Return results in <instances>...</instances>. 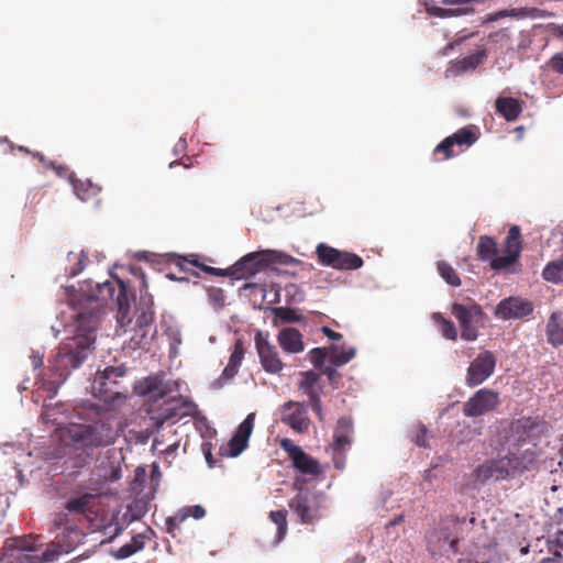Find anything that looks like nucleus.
Here are the masks:
<instances>
[{
  "instance_id": "31",
  "label": "nucleus",
  "mask_w": 563,
  "mask_h": 563,
  "mask_svg": "<svg viewBox=\"0 0 563 563\" xmlns=\"http://www.w3.org/2000/svg\"><path fill=\"white\" fill-rule=\"evenodd\" d=\"M476 252L479 260L489 261V263L493 262L494 258L499 257L497 242L488 235L479 236Z\"/></svg>"
},
{
  "instance_id": "38",
  "label": "nucleus",
  "mask_w": 563,
  "mask_h": 563,
  "mask_svg": "<svg viewBox=\"0 0 563 563\" xmlns=\"http://www.w3.org/2000/svg\"><path fill=\"white\" fill-rule=\"evenodd\" d=\"M71 183L76 196L82 201L89 200L91 197L98 195L100 190L97 186H93L89 181H75L71 179Z\"/></svg>"
},
{
  "instance_id": "9",
  "label": "nucleus",
  "mask_w": 563,
  "mask_h": 563,
  "mask_svg": "<svg viewBox=\"0 0 563 563\" xmlns=\"http://www.w3.org/2000/svg\"><path fill=\"white\" fill-rule=\"evenodd\" d=\"M290 509L302 523L312 525L321 518L323 497L312 490H300L290 501Z\"/></svg>"
},
{
  "instance_id": "25",
  "label": "nucleus",
  "mask_w": 563,
  "mask_h": 563,
  "mask_svg": "<svg viewBox=\"0 0 563 563\" xmlns=\"http://www.w3.org/2000/svg\"><path fill=\"white\" fill-rule=\"evenodd\" d=\"M244 353H245V350H244L243 342L241 339H238L234 342L233 350H232V353L229 358V363L224 367L222 374L220 375V377L217 380L219 386H223L239 373V368L244 358Z\"/></svg>"
},
{
  "instance_id": "6",
  "label": "nucleus",
  "mask_w": 563,
  "mask_h": 563,
  "mask_svg": "<svg viewBox=\"0 0 563 563\" xmlns=\"http://www.w3.org/2000/svg\"><path fill=\"white\" fill-rule=\"evenodd\" d=\"M125 374L126 367L123 365L108 366L97 372L91 383L92 395L106 404L120 399L126 393L123 385Z\"/></svg>"
},
{
  "instance_id": "61",
  "label": "nucleus",
  "mask_w": 563,
  "mask_h": 563,
  "mask_svg": "<svg viewBox=\"0 0 563 563\" xmlns=\"http://www.w3.org/2000/svg\"><path fill=\"white\" fill-rule=\"evenodd\" d=\"M322 332L328 339L332 341H340L342 339L341 333L330 329L329 327H322Z\"/></svg>"
},
{
  "instance_id": "29",
  "label": "nucleus",
  "mask_w": 563,
  "mask_h": 563,
  "mask_svg": "<svg viewBox=\"0 0 563 563\" xmlns=\"http://www.w3.org/2000/svg\"><path fill=\"white\" fill-rule=\"evenodd\" d=\"M548 342L553 346L563 345V312L554 311L550 314L545 325Z\"/></svg>"
},
{
  "instance_id": "27",
  "label": "nucleus",
  "mask_w": 563,
  "mask_h": 563,
  "mask_svg": "<svg viewBox=\"0 0 563 563\" xmlns=\"http://www.w3.org/2000/svg\"><path fill=\"white\" fill-rule=\"evenodd\" d=\"M495 109L506 121L512 122L521 114L523 101L512 97H498L495 100Z\"/></svg>"
},
{
  "instance_id": "46",
  "label": "nucleus",
  "mask_w": 563,
  "mask_h": 563,
  "mask_svg": "<svg viewBox=\"0 0 563 563\" xmlns=\"http://www.w3.org/2000/svg\"><path fill=\"white\" fill-rule=\"evenodd\" d=\"M53 373L54 379H43L37 383L38 388L47 391L51 398L57 394L58 387L64 383L56 372Z\"/></svg>"
},
{
  "instance_id": "63",
  "label": "nucleus",
  "mask_w": 563,
  "mask_h": 563,
  "mask_svg": "<svg viewBox=\"0 0 563 563\" xmlns=\"http://www.w3.org/2000/svg\"><path fill=\"white\" fill-rule=\"evenodd\" d=\"M32 364H33L34 368H37V367L42 366L43 357L42 356H33Z\"/></svg>"
},
{
  "instance_id": "16",
  "label": "nucleus",
  "mask_w": 563,
  "mask_h": 563,
  "mask_svg": "<svg viewBox=\"0 0 563 563\" xmlns=\"http://www.w3.org/2000/svg\"><path fill=\"white\" fill-rule=\"evenodd\" d=\"M280 448L288 454L292 465L303 475L318 476L321 467L317 460L307 454L299 445L290 439H283Z\"/></svg>"
},
{
  "instance_id": "5",
  "label": "nucleus",
  "mask_w": 563,
  "mask_h": 563,
  "mask_svg": "<svg viewBox=\"0 0 563 563\" xmlns=\"http://www.w3.org/2000/svg\"><path fill=\"white\" fill-rule=\"evenodd\" d=\"M88 299L98 302V306L114 301L118 307L117 320L120 325L130 322V300L128 296V286L124 280L115 279V283L107 280L97 283L88 292Z\"/></svg>"
},
{
  "instance_id": "2",
  "label": "nucleus",
  "mask_w": 563,
  "mask_h": 563,
  "mask_svg": "<svg viewBox=\"0 0 563 563\" xmlns=\"http://www.w3.org/2000/svg\"><path fill=\"white\" fill-rule=\"evenodd\" d=\"M100 317L98 309L80 311L74 322V335L66 338L49 361L51 368L65 382L73 369L81 366L95 349Z\"/></svg>"
},
{
  "instance_id": "26",
  "label": "nucleus",
  "mask_w": 563,
  "mask_h": 563,
  "mask_svg": "<svg viewBox=\"0 0 563 563\" xmlns=\"http://www.w3.org/2000/svg\"><path fill=\"white\" fill-rule=\"evenodd\" d=\"M277 341L284 352L297 354L305 350L302 334L296 328H284L278 332Z\"/></svg>"
},
{
  "instance_id": "12",
  "label": "nucleus",
  "mask_w": 563,
  "mask_h": 563,
  "mask_svg": "<svg viewBox=\"0 0 563 563\" xmlns=\"http://www.w3.org/2000/svg\"><path fill=\"white\" fill-rule=\"evenodd\" d=\"M500 404L499 394L489 388L477 390L464 405L463 415L475 418L494 411Z\"/></svg>"
},
{
  "instance_id": "15",
  "label": "nucleus",
  "mask_w": 563,
  "mask_h": 563,
  "mask_svg": "<svg viewBox=\"0 0 563 563\" xmlns=\"http://www.w3.org/2000/svg\"><path fill=\"white\" fill-rule=\"evenodd\" d=\"M188 402L181 398L172 397L159 405H153L148 409L151 420L157 428L169 420H177L187 415L185 410Z\"/></svg>"
},
{
  "instance_id": "3",
  "label": "nucleus",
  "mask_w": 563,
  "mask_h": 563,
  "mask_svg": "<svg viewBox=\"0 0 563 563\" xmlns=\"http://www.w3.org/2000/svg\"><path fill=\"white\" fill-rule=\"evenodd\" d=\"M538 457L539 451L533 444L520 453L509 452L505 456L486 460L474 470L472 476L476 484L515 478L534 470Z\"/></svg>"
},
{
  "instance_id": "7",
  "label": "nucleus",
  "mask_w": 563,
  "mask_h": 563,
  "mask_svg": "<svg viewBox=\"0 0 563 563\" xmlns=\"http://www.w3.org/2000/svg\"><path fill=\"white\" fill-rule=\"evenodd\" d=\"M316 256L320 265L336 271H356L364 264L363 258L357 254L338 250L325 243H319L316 246Z\"/></svg>"
},
{
  "instance_id": "54",
  "label": "nucleus",
  "mask_w": 563,
  "mask_h": 563,
  "mask_svg": "<svg viewBox=\"0 0 563 563\" xmlns=\"http://www.w3.org/2000/svg\"><path fill=\"white\" fill-rule=\"evenodd\" d=\"M59 545L52 543L47 547V549L42 553L43 560L45 562L53 561L57 555L62 553Z\"/></svg>"
},
{
  "instance_id": "34",
  "label": "nucleus",
  "mask_w": 563,
  "mask_h": 563,
  "mask_svg": "<svg viewBox=\"0 0 563 563\" xmlns=\"http://www.w3.org/2000/svg\"><path fill=\"white\" fill-rule=\"evenodd\" d=\"M485 57L486 52L484 49L477 51L474 54H471L462 59L456 60L454 64V68L457 73L473 70L483 63Z\"/></svg>"
},
{
  "instance_id": "44",
  "label": "nucleus",
  "mask_w": 563,
  "mask_h": 563,
  "mask_svg": "<svg viewBox=\"0 0 563 563\" xmlns=\"http://www.w3.org/2000/svg\"><path fill=\"white\" fill-rule=\"evenodd\" d=\"M433 155H442L438 161H446L455 156L452 142L448 136L435 146Z\"/></svg>"
},
{
  "instance_id": "30",
  "label": "nucleus",
  "mask_w": 563,
  "mask_h": 563,
  "mask_svg": "<svg viewBox=\"0 0 563 563\" xmlns=\"http://www.w3.org/2000/svg\"><path fill=\"white\" fill-rule=\"evenodd\" d=\"M548 13L543 10L537 8H515L509 10H500L498 12L492 13L487 16L486 21H497L501 18H543L547 16Z\"/></svg>"
},
{
  "instance_id": "58",
  "label": "nucleus",
  "mask_w": 563,
  "mask_h": 563,
  "mask_svg": "<svg viewBox=\"0 0 563 563\" xmlns=\"http://www.w3.org/2000/svg\"><path fill=\"white\" fill-rule=\"evenodd\" d=\"M548 30L553 36L563 40V24L550 23Z\"/></svg>"
},
{
  "instance_id": "52",
  "label": "nucleus",
  "mask_w": 563,
  "mask_h": 563,
  "mask_svg": "<svg viewBox=\"0 0 563 563\" xmlns=\"http://www.w3.org/2000/svg\"><path fill=\"white\" fill-rule=\"evenodd\" d=\"M209 299L218 307H222L225 301L224 291L221 288L212 287L208 291Z\"/></svg>"
},
{
  "instance_id": "10",
  "label": "nucleus",
  "mask_w": 563,
  "mask_h": 563,
  "mask_svg": "<svg viewBox=\"0 0 563 563\" xmlns=\"http://www.w3.org/2000/svg\"><path fill=\"white\" fill-rule=\"evenodd\" d=\"M544 423L537 418L521 417L509 426L506 441L510 446H520L542 432Z\"/></svg>"
},
{
  "instance_id": "36",
  "label": "nucleus",
  "mask_w": 563,
  "mask_h": 563,
  "mask_svg": "<svg viewBox=\"0 0 563 563\" xmlns=\"http://www.w3.org/2000/svg\"><path fill=\"white\" fill-rule=\"evenodd\" d=\"M432 320L439 327L441 334L446 340H450V341L457 340V330L451 320L444 318L440 312H434L432 314Z\"/></svg>"
},
{
  "instance_id": "22",
  "label": "nucleus",
  "mask_w": 563,
  "mask_h": 563,
  "mask_svg": "<svg viewBox=\"0 0 563 563\" xmlns=\"http://www.w3.org/2000/svg\"><path fill=\"white\" fill-rule=\"evenodd\" d=\"M255 421V413L251 412L246 416V418L240 423L236 432L229 441L227 446V455L231 457H235L240 455L246 448L249 439L252 434Z\"/></svg>"
},
{
  "instance_id": "47",
  "label": "nucleus",
  "mask_w": 563,
  "mask_h": 563,
  "mask_svg": "<svg viewBox=\"0 0 563 563\" xmlns=\"http://www.w3.org/2000/svg\"><path fill=\"white\" fill-rule=\"evenodd\" d=\"M308 357L314 367H321L323 365L324 361L328 357L330 358L329 349L314 347L308 353Z\"/></svg>"
},
{
  "instance_id": "1",
  "label": "nucleus",
  "mask_w": 563,
  "mask_h": 563,
  "mask_svg": "<svg viewBox=\"0 0 563 563\" xmlns=\"http://www.w3.org/2000/svg\"><path fill=\"white\" fill-rule=\"evenodd\" d=\"M119 435L115 419L99 410L85 422L66 423L54 432L59 445L77 456H90L92 451L114 444Z\"/></svg>"
},
{
  "instance_id": "55",
  "label": "nucleus",
  "mask_w": 563,
  "mask_h": 563,
  "mask_svg": "<svg viewBox=\"0 0 563 563\" xmlns=\"http://www.w3.org/2000/svg\"><path fill=\"white\" fill-rule=\"evenodd\" d=\"M184 509L186 510L188 518L192 517L195 519H201L206 515L205 508L200 505L189 506Z\"/></svg>"
},
{
  "instance_id": "40",
  "label": "nucleus",
  "mask_w": 563,
  "mask_h": 563,
  "mask_svg": "<svg viewBox=\"0 0 563 563\" xmlns=\"http://www.w3.org/2000/svg\"><path fill=\"white\" fill-rule=\"evenodd\" d=\"M438 272L440 276L451 286L459 287L461 285V279L456 273V271L446 262L439 261L438 262Z\"/></svg>"
},
{
  "instance_id": "60",
  "label": "nucleus",
  "mask_w": 563,
  "mask_h": 563,
  "mask_svg": "<svg viewBox=\"0 0 563 563\" xmlns=\"http://www.w3.org/2000/svg\"><path fill=\"white\" fill-rule=\"evenodd\" d=\"M130 542L133 544V547L136 549V551H140V550H142V549L144 548V545H145V537H144V534L139 533V534L134 536V537L131 539V541H130Z\"/></svg>"
},
{
  "instance_id": "37",
  "label": "nucleus",
  "mask_w": 563,
  "mask_h": 563,
  "mask_svg": "<svg viewBox=\"0 0 563 563\" xmlns=\"http://www.w3.org/2000/svg\"><path fill=\"white\" fill-rule=\"evenodd\" d=\"M542 276L547 282L553 284L563 283V258L548 263L543 268Z\"/></svg>"
},
{
  "instance_id": "24",
  "label": "nucleus",
  "mask_w": 563,
  "mask_h": 563,
  "mask_svg": "<svg viewBox=\"0 0 563 563\" xmlns=\"http://www.w3.org/2000/svg\"><path fill=\"white\" fill-rule=\"evenodd\" d=\"M135 389L139 395L147 397L155 402L163 399L168 393L166 385L159 376H148L144 378L139 383Z\"/></svg>"
},
{
  "instance_id": "19",
  "label": "nucleus",
  "mask_w": 563,
  "mask_h": 563,
  "mask_svg": "<svg viewBox=\"0 0 563 563\" xmlns=\"http://www.w3.org/2000/svg\"><path fill=\"white\" fill-rule=\"evenodd\" d=\"M254 340L261 365L264 371L271 374L279 373L283 369L284 364L278 355L276 346L269 343L267 334L258 331L256 332Z\"/></svg>"
},
{
  "instance_id": "51",
  "label": "nucleus",
  "mask_w": 563,
  "mask_h": 563,
  "mask_svg": "<svg viewBox=\"0 0 563 563\" xmlns=\"http://www.w3.org/2000/svg\"><path fill=\"white\" fill-rule=\"evenodd\" d=\"M548 66L554 73L563 75V53H555L549 59Z\"/></svg>"
},
{
  "instance_id": "56",
  "label": "nucleus",
  "mask_w": 563,
  "mask_h": 563,
  "mask_svg": "<svg viewBox=\"0 0 563 563\" xmlns=\"http://www.w3.org/2000/svg\"><path fill=\"white\" fill-rule=\"evenodd\" d=\"M136 551V549L133 547V544L131 542L122 545L115 553L117 558L119 559H125V558H129L131 556L132 554H134Z\"/></svg>"
},
{
  "instance_id": "41",
  "label": "nucleus",
  "mask_w": 563,
  "mask_h": 563,
  "mask_svg": "<svg viewBox=\"0 0 563 563\" xmlns=\"http://www.w3.org/2000/svg\"><path fill=\"white\" fill-rule=\"evenodd\" d=\"M269 519L277 526V539L282 540L287 532V510H273Z\"/></svg>"
},
{
  "instance_id": "62",
  "label": "nucleus",
  "mask_w": 563,
  "mask_h": 563,
  "mask_svg": "<svg viewBox=\"0 0 563 563\" xmlns=\"http://www.w3.org/2000/svg\"><path fill=\"white\" fill-rule=\"evenodd\" d=\"M52 169L55 170L56 174L60 177L68 174V167L66 165H58L55 163V168Z\"/></svg>"
},
{
  "instance_id": "11",
  "label": "nucleus",
  "mask_w": 563,
  "mask_h": 563,
  "mask_svg": "<svg viewBox=\"0 0 563 563\" xmlns=\"http://www.w3.org/2000/svg\"><path fill=\"white\" fill-rule=\"evenodd\" d=\"M497 358L493 352L485 350L477 354L471 362L465 383L468 387H475L484 383L488 377L494 374Z\"/></svg>"
},
{
  "instance_id": "64",
  "label": "nucleus",
  "mask_w": 563,
  "mask_h": 563,
  "mask_svg": "<svg viewBox=\"0 0 563 563\" xmlns=\"http://www.w3.org/2000/svg\"><path fill=\"white\" fill-rule=\"evenodd\" d=\"M404 521V516L399 515L396 518H394L391 521H389L388 526H396Z\"/></svg>"
},
{
  "instance_id": "21",
  "label": "nucleus",
  "mask_w": 563,
  "mask_h": 563,
  "mask_svg": "<svg viewBox=\"0 0 563 563\" xmlns=\"http://www.w3.org/2000/svg\"><path fill=\"white\" fill-rule=\"evenodd\" d=\"M532 311L533 306L530 301L521 298L509 297L497 305L495 316L501 320H509L527 317Z\"/></svg>"
},
{
  "instance_id": "45",
  "label": "nucleus",
  "mask_w": 563,
  "mask_h": 563,
  "mask_svg": "<svg viewBox=\"0 0 563 563\" xmlns=\"http://www.w3.org/2000/svg\"><path fill=\"white\" fill-rule=\"evenodd\" d=\"M68 260L69 261H73L75 260L76 261V264L75 266L70 267L69 268V272H68V275L74 277V276H77L79 273H81L86 266V262L88 261V257L87 255L81 252L79 254H75L73 252H69L68 253Z\"/></svg>"
},
{
  "instance_id": "20",
  "label": "nucleus",
  "mask_w": 563,
  "mask_h": 563,
  "mask_svg": "<svg viewBox=\"0 0 563 563\" xmlns=\"http://www.w3.org/2000/svg\"><path fill=\"white\" fill-rule=\"evenodd\" d=\"M280 420L299 433L307 432L310 426L307 406L298 401H287L283 405Z\"/></svg>"
},
{
  "instance_id": "23",
  "label": "nucleus",
  "mask_w": 563,
  "mask_h": 563,
  "mask_svg": "<svg viewBox=\"0 0 563 563\" xmlns=\"http://www.w3.org/2000/svg\"><path fill=\"white\" fill-rule=\"evenodd\" d=\"M353 433V420L350 417L339 418L333 431V451L335 453L345 452L352 444Z\"/></svg>"
},
{
  "instance_id": "39",
  "label": "nucleus",
  "mask_w": 563,
  "mask_h": 563,
  "mask_svg": "<svg viewBox=\"0 0 563 563\" xmlns=\"http://www.w3.org/2000/svg\"><path fill=\"white\" fill-rule=\"evenodd\" d=\"M176 264L179 267V269L183 272L189 271L188 266H197V267H200L203 272L211 274V275L228 276V273H225V269L216 268V267L207 266L203 264L199 265L196 261H188L185 257H178Z\"/></svg>"
},
{
  "instance_id": "4",
  "label": "nucleus",
  "mask_w": 563,
  "mask_h": 563,
  "mask_svg": "<svg viewBox=\"0 0 563 563\" xmlns=\"http://www.w3.org/2000/svg\"><path fill=\"white\" fill-rule=\"evenodd\" d=\"M298 263L297 258L287 253L265 250L244 255L231 267L227 268L225 273L234 279H244L256 275L273 264L294 265Z\"/></svg>"
},
{
  "instance_id": "53",
  "label": "nucleus",
  "mask_w": 563,
  "mask_h": 563,
  "mask_svg": "<svg viewBox=\"0 0 563 563\" xmlns=\"http://www.w3.org/2000/svg\"><path fill=\"white\" fill-rule=\"evenodd\" d=\"M334 365H328L322 369V374L325 375L333 387H338V382L341 377Z\"/></svg>"
},
{
  "instance_id": "42",
  "label": "nucleus",
  "mask_w": 563,
  "mask_h": 563,
  "mask_svg": "<svg viewBox=\"0 0 563 563\" xmlns=\"http://www.w3.org/2000/svg\"><path fill=\"white\" fill-rule=\"evenodd\" d=\"M428 429L424 424L418 422L411 427L409 431L410 440L421 448H428L429 443L427 441Z\"/></svg>"
},
{
  "instance_id": "48",
  "label": "nucleus",
  "mask_w": 563,
  "mask_h": 563,
  "mask_svg": "<svg viewBox=\"0 0 563 563\" xmlns=\"http://www.w3.org/2000/svg\"><path fill=\"white\" fill-rule=\"evenodd\" d=\"M274 314L277 318H279L280 320L286 321V322H297V321H299L298 313L296 312V310H294L291 308H284V307L275 308L274 309Z\"/></svg>"
},
{
  "instance_id": "18",
  "label": "nucleus",
  "mask_w": 563,
  "mask_h": 563,
  "mask_svg": "<svg viewBox=\"0 0 563 563\" xmlns=\"http://www.w3.org/2000/svg\"><path fill=\"white\" fill-rule=\"evenodd\" d=\"M456 544L457 538L453 536L446 525H442L427 534V548L433 556L455 552Z\"/></svg>"
},
{
  "instance_id": "35",
  "label": "nucleus",
  "mask_w": 563,
  "mask_h": 563,
  "mask_svg": "<svg viewBox=\"0 0 563 563\" xmlns=\"http://www.w3.org/2000/svg\"><path fill=\"white\" fill-rule=\"evenodd\" d=\"M95 504V496L91 494H85L78 498H74L67 501L66 509L70 512L86 514L91 511Z\"/></svg>"
},
{
  "instance_id": "59",
  "label": "nucleus",
  "mask_w": 563,
  "mask_h": 563,
  "mask_svg": "<svg viewBox=\"0 0 563 563\" xmlns=\"http://www.w3.org/2000/svg\"><path fill=\"white\" fill-rule=\"evenodd\" d=\"M33 156L38 159L44 168H55V162L48 161L42 153H33Z\"/></svg>"
},
{
  "instance_id": "28",
  "label": "nucleus",
  "mask_w": 563,
  "mask_h": 563,
  "mask_svg": "<svg viewBox=\"0 0 563 563\" xmlns=\"http://www.w3.org/2000/svg\"><path fill=\"white\" fill-rule=\"evenodd\" d=\"M141 292H143V289H141ZM153 306V298L148 295L141 294L140 301L136 306V320H135V329L140 330H151L154 312L152 310Z\"/></svg>"
},
{
  "instance_id": "57",
  "label": "nucleus",
  "mask_w": 563,
  "mask_h": 563,
  "mask_svg": "<svg viewBox=\"0 0 563 563\" xmlns=\"http://www.w3.org/2000/svg\"><path fill=\"white\" fill-rule=\"evenodd\" d=\"M136 551V549L133 547V544L131 542L122 545L115 553L117 558L119 559H125V558H129L131 556L132 554H134Z\"/></svg>"
},
{
  "instance_id": "43",
  "label": "nucleus",
  "mask_w": 563,
  "mask_h": 563,
  "mask_svg": "<svg viewBox=\"0 0 563 563\" xmlns=\"http://www.w3.org/2000/svg\"><path fill=\"white\" fill-rule=\"evenodd\" d=\"M188 519V515L185 509L179 510L175 514V516L166 519L167 532L173 537L177 536V532L180 531L181 525L186 522Z\"/></svg>"
},
{
  "instance_id": "17",
  "label": "nucleus",
  "mask_w": 563,
  "mask_h": 563,
  "mask_svg": "<svg viewBox=\"0 0 563 563\" xmlns=\"http://www.w3.org/2000/svg\"><path fill=\"white\" fill-rule=\"evenodd\" d=\"M3 558L0 563H38L41 562L36 555L31 554L33 548L25 538L7 539Z\"/></svg>"
},
{
  "instance_id": "49",
  "label": "nucleus",
  "mask_w": 563,
  "mask_h": 563,
  "mask_svg": "<svg viewBox=\"0 0 563 563\" xmlns=\"http://www.w3.org/2000/svg\"><path fill=\"white\" fill-rule=\"evenodd\" d=\"M150 339V330L135 329L134 334L131 338V343L134 347H144L148 344Z\"/></svg>"
},
{
  "instance_id": "14",
  "label": "nucleus",
  "mask_w": 563,
  "mask_h": 563,
  "mask_svg": "<svg viewBox=\"0 0 563 563\" xmlns=\"http://www.w3.org/2000/svg\"><path fill=\"white\" fill-rule=\"evenodd\" d=\"M522 251L521 231L518 225H511L504 242L505 255L494 258L490 268L495 271L505 269L518 262Z\"/></svg>"
},
{
  "instance_id": "32",
  "label": "nucleus",
  "mask_w": 563,
  "mask_h": 563,
  "mask_svg": "<svg viewBox=\"0 0 563 563\" xmlns=\"http://www.w3.org/2000/svg\"><path fill=\"white\" fill-rule=\"evenodd\" d=\"M448 137L451 140L453 147H454V145H457L461 147L462 146L470 147L477 141L478 132L475 126H465V128L457 130L455 133H453L452 135H450Z\"/></svg>"
},
{
  "instance_id": "50",
  "label": "nucleus",
  "mask_w": 563,
  "mask_h": 563,
  "mask_svg": "<svg viewBox=\"0 0 563 563\" xmlns=\"http://www.w3.org/2000/svg\"><path fill=\"white\" fill-rule=\"evenodd\" d=\"M555 542L556 545L563 550V508L559 510V516L555 521Z\"/></svg>"
},
{
  "instance_id": "8",
  "label": "nucleus",
  "mask_w": 563,
  "mask_h": 563,
  "mask_svg": "<svg viewBox=\"0 0 563 563\" xmlns=\"http://www.w3.org/2000/svg\"><path fill=\"white\" fill-rule=\"evenodd\" d=\"M451 312L461 328V338L465 341H475L478 336V327L483 324L485 314L477 303H453Z\"/></svg>"
},
{
  "instance_id": "13",
  "label": "nucleus",
  "mask_w": 563,
  "mask_h": 563,
  "mask_svg": "<svg viewBox=\"0 0 563 563\" xmlns=\"http://www.w3.org/2000/svg\"><path fill=\"white\" fill-rule=\"evenodd\" d=\"M300 380L298 382V390L309 398L311 409L317 415L320 421L323 420L321 393L323 385L321 383V374L314 371L301 372Z\"/></svg>"
},
{
  "instance_id": "33",
  "label": "nucleus",
  "mask_w": 563,
  "mask_h": 563,
  "mask_svg": "<svg viewBox=\"0 0 563 563\" xmlns=\"http://www.w3.org/2000/svg\"><path fill=\"white\" fill-rule=\"evenodd\" d=\"M330 353V363L334 366H342L346 363H349L352 358L355 356V349L344 347L336 344H332L329 347Z\"/></svg>"
}]
</instances>
